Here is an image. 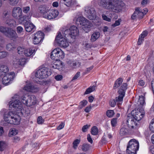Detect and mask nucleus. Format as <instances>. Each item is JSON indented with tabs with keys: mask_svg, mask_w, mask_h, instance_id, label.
Returning <instances> with one entry per match:
<instances>
[{
	"mask_svg": "<svg viewBox=\"0 0 154 154\" xmlns=\"http://www.w3.org/2000/svg\"><path fill=\"white\" fill-rule=\"evenodd\" d=\"M70 28L69 29H67L65 30H63V32L64 36L65 38H66L67 37H69V36L71 37V35H70Z\"/></svg>",
	"mask_w": 154,
	"mask_h": 154,
	"instance_id": "40",
	"label": "nucleus"
},
{
	"mask_svg": "<svg viewBox=\"0 0 154 154\" xmlns=\"http://www.w3.org/2000/svg\"><path fill=\"white\" fill-rule=\"evenodd\" d=\"M64 123L63 122H61L60 125L57 127V129L58 130H60L62 129L64 126Z\"/></svg>",
	"mask_w": 154,
	"mask_h": 154,
	"instance_id": "64",
	"label": "nucleus"
},
{
	"mask_svg": "<svg viewBox=\"0 0 154 154\" xmlns=\"http://www.w3.org/2000/svg\"><path fill=\"white\" fill-rule=\"evenodd\" d=\"M123 82V79L122 78H119L117 79L115 82L113 88L116 89L119 87L121 84Z\"/></svg>",
	"mask_w": 154,
	"mask_h": 154,
	"instance_id": "31",
	"label": "nucleus"
},
{
	"mask_svg": "<svg viewBox=\"0 0 154 154\" xmlns=\"http://www.w3.org/2000/svg\"><path fill=\"white\" fill-rule=\"evenodd\" d=\"M9 3L11 5H16L19 2V0H9Z\"/></svg>",
	"mask_w": 154,
	"mask_h": 154,
	"instance_id": "54",
	"label": "nucleus"
},
{
	"mask_svg": "<svg viewBox=\"0 0 154 154\" xmlns=\"http://www.w3.org/2000/svg\"><path fill=\"white\" fill-rule=\"evenodd\" d=\"M29 96L27 95H25L21 97V101L24 104L26 105L27 100Z\"/></svg>",
	"mask_w": 154,
	"mask_h": 154,
	"instance_id": "36",
	"label": "nucleus"
},
{
	"mask_svg": "<svg viewBox=\"0 0 154 154\" xmlns=\"http://www.w3.org/2000/svg\"><path fill=\"white\" fill-rule=\"evenodd\" d=\"M87 20L83 17H79L76 20V24L79 25H82L84 26L86 22L87 21Z\"/></svg>",
	"mask_w": 154,
	"mask_h": 154,
	"instance_id": "21",
	"label": "nucleus"
},
{
	"mask_svg": "<svg viewBox=\"0 0 154 154\" xmlns=\"http://www.w3.org/2000/svg\"><path fill=\"white\" fill-rule=\"evenodd\" d=\"M8 54V52L5 51L0 52V59L5 58Z\"/></svg>",
	"mask_w": 154,
	"mask_h": 154,
	"instance_id": "46",
	"label": "nucleus"
},
{
	"mask_svg": "<svg viewBox=\"0 0 154 154\" xmlns=\"http://www.w3.org/2000/svg\"><path fill=\"white\" fill-rule=\"evenodd\" d=\"M4 21L6 24L11 27L13 26L15 22V21L13 19H10V17L8 18V19L7 20H5Z\"/></svg>",
	"mask_w": 154,
	"mask_h": 154,
	"instance_id": "33",
	"label": "nucleus"
},
{
	"mask_svg": "<svg viewBox=\"0 0 154 154\" xmlns=\"http://www.w3.org/2000/svg\"><path fill=\"white\" fill-rule=\"evenodd\" d=\"M44 33L41 31H38L34 35L33 43L34 44H38L41 42L44 38Z\"/></svg>",
	"mask_w": 154,
	"mask_h": 154,
	"instance_id": "13",
	"label": "nucleus"
},
{
	"mask_svg": "<svg viewBox=\"0 0 154 154\" xmlns=\"http://www.w3.org/2000/svg\"><path fill=\"white\" fill-rule=\"evenodd\" d=\"M39 10L40 12L43 14L44 17V15H46V14L47 13L48 11V9L45 5H41L39 8Z\"/></svg>",
	"mask_w": 154,
	"mask_h": 154,
	"instance_id": "28",
	"label": "nucleus"
},
{
	"mask_svg": "<svg viewBox=\"0 0 154 154\" xmlns=\"http://www.w3.org/2000/svg\"><path fill=\"white\" fill-rule=\"evenodd\" d=\"M90 147L89 145L88 144H83L82 146V149L84 151H88Z\"/></svg>",
	"mask_w": 154,
	"mask_h": 154,
	"instance_id": "41",
	"label": "nucleus"
},
{
	"mask_svg": "<svg viewBox=\"0 0 154 154\" xmlns=\"http://www.w3.org/2000/svg\"><path fill=\"white\" fill-rule=\"evenodd\" d=\"M10 14L8 11L7 10H5L2 12V20L4 21L7 20L9 18Z\"/></svg>",
	"mask_w": 154,
	"mask_h": 154,
	"instance_id": "27",
	"label": "nucleus"
},
{
	"mask_svg": "<svg viewBox=\"0 0 154 154\" xmlns=\"http://www.w3.org/2000/svg\"><path fill=\"white\" fill-rule=\"evenodd\" d=\"M17 134V133L14 130H12L9 132L8 135L9 137H11L12 135H16Z\"/></svg>",
	"mask_w": 154,
	"mask_h": 154,
	"instance_id": "59",
	"label": "nucleus"
},
{
	"mask_svg": "<svg viewBox=\"0 0 154 154\" xmlns=\"http://www.w3.org/2000/svg\"><path fill=\"white\" fill-rule=\"evenodd\" d=\"M0 32L8 37L16 38L18 37L16 32L12 29L6 27L0 26Z\"/></svg>",
	"mask_w": 154,
	"mask_h": 154,
	"instance_id": "5",
	"label": "nucleus"
},
{
	"mask_svg": "<svg viewBox=\"0 0 154 154\" xmlns=\"http://www.w3.org/2000/svg\"><path fill=\"white\" fill-rule=\"evenodd\" d=\"M128 127L133 129H137L139 127V125L133 120L132 118L129 117L127 120Z\"/></svg>",
	"mask_w": 154,
	"mask_h": 154,
	"instance_id": "16",
	"label": "nucleus"
},
{
	"mask_svg": "<svg viewBox=\"0 0 154 154\" xmlns=\"http://www.w3.org/2000/svg\"><path fill=\"white\" fill-rule=\"evenodd\" d=\"M13 100L9 102V106L15 108L16 111L21 110L22 108L21 103L20 101V97L18 95H15L12 98Z\"/></svg>",
	"mask_w": 154,
	"mask_h": 154,
	"instance_id": "7",
	"label": "nucleus"
},
{
	"mask_svg": "<svg viewBox=\"0 0 154 154\" xmlns=\"http://www.w3.org/2000/svg\"><path fill=\"white\" fill-rule=\"evenodd\" d=\"M91 125H86L84 126L82 128V131L83 132H85L87 131L88 129Z\"/></svg>",
	"mask_w": 154,
	"mask_h": 154,
	"instance_id": "52",
	"label": "nucleus"
},
{
	"mask_svg": "<svg viewBox=\"0 0 154 154\" xmlns=\"http://www.w3.org/2000/svg\"><path fill=\"white\" fill-rule=\"evenodd\" d=\"M139 9V8H137L136 9L137 11V13L138 14V17L139 18H143L144 14L143 12L140 11Z\"/></svg>",
	"mask_w": 154,
	"mask_h": 154,
	"instance_id": "50",
	"label": "nucleus"
},
{
	"mask_svg": "<svg viewBox=\"0 0 154 154\" xmlns=\"http://www.w3.org/2000/svg\"><path fill=\"white\" fill-rule=\"evenodd\" d=\"M63 76L61 75H58L55 77V79L57 81L61 80Z\"/></svg>",
	"mask_w": 154,
	"mask_h": 154,
	"instance_id": "63",
	"label": "nucleus"
},
{
	"mask_svg": "<svg viewBox=\"0 0 154 154\" xmlns=\"http://www.w3.org/2000/svg\"><path fill=\"white\" fill-rule=\"evenodd\" d=\"M80 142V140L78 139H76L74 140L73 143V147L74 149H76L78 145L79 144Z\"/></svg>",
	"mask_w": 154,
	"mask_h": 154,
	"instance_id": "45",
	"label": "nucleus"
},
{
	"mask_svg": "<svg viewBox=\"0 0 154 154\" xmlns=\"http://www.w3.org/2000/svg\"><path fill=\"white\" fill-rule=\"evenodd\" d=\"M26 60L24 58L19 59L15 58L13 60V65L15 68H18L24 65L26 63Z\"/></svg>",
	"mask_w": 154,
	"mask_h": 154,
	"instance_id": "14",
	"label": "nucleus"
},
{
	"mask_svg": "<svg viewBox=\"0 0 154 154\" xmlns=\"http://www.w3.org/2000/svg\"><path fill=\"white\" fill-rule=\"evenodd\" d=\"M119 96L116 98L115 100L117 102L118 105L121 104L123 100V98L125 96V94H119Z\"/></svg>",
	"mask_w": 154,
	"mask_h": 154,
	"instance_id": "26",
	"label": "nucleus"
},
{
	"mask_svg": "<svg viewBox=\"0 0 154 154\" xmlns=\"http://www.w3.org/2000/svg\"><path fill=\"white\" fill-rule=\"evenodd\" d=\"M85 15L88 18L91 20H93L96 17V14L95 9L94 8L88 7L85 9Z\"/></svg>",
	"mask_w": 154,
	"mask_h": 154,
	"instance_id": "11",
	"label": "nucleus"
},
{
	"mask_svg": "<svg viewBox=\"0 0 154 154\" xmlns=\"http://www.w3.org/2000/svg\"><path fill=\"white\" fill-rule=\"evenodd\" d=\"M17 52L20 54H25L26 49L24 48H22L20 47H18L17 48Z\"/></svg>",
	"mask_w": 154,
	"mask_h": 154,
	"instance_id": "42",
	"label": "nucleus"
},
{
	"mask_svg": "<svg viewBox=\"0 0 154 154\" xmlns=\"http://www.w3.org/2000/svg\"><path fill=\"white\" fill-rule=\"evenodd\" d=\"M99 5L105 9L111 10L115 12L121 11L122 9V5L114 0H100Z\"/></svg>",
	"mask_w": 154,
	"mask_h": 154,
	"instance_id": "1",
	"label": "nucleus"
},
{
	"mask_svg": "<svg viewBox=\"0 0 154 154\" xmlns=\"http://www.w3.org/2000/svg\"><path fill=\"white\" fill-rule=\"evenodd\" d=\"M51 57L53 60H58L64 58V54L60 49L57 48L52 51L51 54Z\"/></svg>",
	"mask_w": 154,
	"mask_h": 154,
	"instance_id": "8",
	"label": "nucleus"
},
{
	"mask_svg": "<svg viewBox=\"0 0 154 154\" xmlns=\"http://www.w3.org/2000/svg\"><path fill=\"white\" fill-rule=\"evenodd\" d=\"M9 70V68L6 65L3 63L0 64V76L5 75Z\"/></svg>",
	"mask_w": 154,
	"mask_h": 154,
	"instance_id": "18",
	"label": "nucleus"
},
{
	"mask_svg": "<svg viewBox=\"0 0 154 154\" xmlns=\"http://www.w3.org/2000/svg\"><path fill=\"white\" fill-rule=\"evenodd\" d=\"M148 33L146 31H143L142 34H141V36H140L141 38H142L143 39L146 36H147V35Z\"/></svg>",
	"mask_w": 154,
	"mask_h": 154,
	"instance_id": "62",
	"label": "nucleus"
},
{
	"mask_svg": "<svg viewBox=\"0 0 154 154\" xmlns=\"http://www.w3.org/2000/svg\"><path fill=\"white\" fill-rule=\"evenodd\" d=\"M138 85L142 87H144L145 86V82L143 80H139L138 81Z\"/></svg>",
	"mask_w": 154,
	"mask_h": 154,
	"instance_id": "61",
	"label": "nucleus"
},
{
	"mask_svg": "<svg viewBox=\"0 0 154 154\" xmlns=\"http://www.w3.org/2000/svg\"><path fill=\"white\" fill-rule=\"evenodd\" d=\"M139 144L138 141L135 139L131 140L128 143L127 146L126 152L127 154L134 153L136 154L138 150Z\"/></svg>",
	"mask_w": 154,
	"mask_h": 154,
	"instance_id": "3",
	"label": "nucleus"
},
{
	"mask_svg": "<svg viewBox=\"0 0 154 154\" xmlns=\"http://www.w3.org/2000/svg\"><path fill=\"white\" fill-rule=\"evenodd\" d=\"M35 52V50L31 49H26L24 55L26 56H30Z\"/></svg>",
	"mask_w": 154,
	"mask_h": 154,
	"instance_id": "34",
	"label": "nucleus"
},
{
	"mask_svg": "<svg viewBox=\"0 0 154 154\" xmlns=\"http://www.w3.org/2000/svg\"><path fill=\"white\" fill-rule=\"evenodd\" d=\"M116 103H117V102L115 99L111 100L110 102V104L112 107H114Z\"/></svg>",
	"mask_w": 154,
	"mask_h": 154,
	"instance_id": "60",
	"label": "nucleus"
},
{
	"mask_svg": "<svg viewBox=\"0 0 154 154\" xmlns=\"http://www.w3.org/2000/svg\"><path fill=\"white\" fill-rule=\"evenodd\" d=\"M55 40L59 46L62 47L66 48L69 46L67 40L65 38L63 37L60 32L56 36Z\"/></svg>",
	"mask_w": 154,
	"mask_h": 154,
	"instance_id": "10",
	"label": "nucleus"
},
{
	"mask_svg": "<svg viewBox=\"0 0 154 154\" xmlns=\"http://www.w3.org/2000/svg\"><path fill=\"white\" fill-rule=\"evenodd\" d=\"M81 65V63L78 61H74L73 62L71 66L73 68L79 67Z\"/></svg>",
	"mask_w": 154,
	"mask_h": 154,
	"instance_id": "44",
	"label": "nucleus"
},
{
	"mask_svg": "<svg viewBox=\"0 0 154 154\" xmlns=\"http://www.w3.org/2000/svg\"><path fill=\"white\" fill-rule=\"evenodd\" d=\"M6 48L7 50L8 51H11L15 48V47L13 44L8 43L7 45Z\"/></svg>",
	"mask_w": 154,
	"mask_h": 154,
	"instance_id": "37",
	"label": "nucleus"
},
{
	"mask_svg": "<svg viewBox=\"0 0 154 154\" xmlns=\"http://www.w3.org/2000/svg\"><path fill=\"white\" fill-rule=\"evenodd\" d=\"M87 101L85 100H84L80 102V105L78 107L79 109H81L83 107L86 105L87 103Z\"/></svg>",
	"mask_w": 154,
	"mask_h": 154,
	"instance_id": "43",
	"label": "nucleus"
},
{
	"mask_svg": "<svg viewBox=\"0 0 154 154\" xmlns=\"http://www.w3.org/2000/svg\"><path fill=\"white\" fill-rule=\"evenodd\" d=\"M92 23L88 20L82 28L86 32H88L89 31L90 29L92 26Z\"/></svg>",
	"mask_w": 154,
	"mask_h": 154,
	"instance_id": "25",
	"label": "nucleus"
},
{
	"mask_svg": "<svg viewBox=\"0 0 154 154\" xmlns=\"http://www.w3.org/2000/svg\"><path fill=\"white\" fill-rule=\"evenodd\" d=\"M117 118H116L112 119L111 121V124L112 127H115L116 126L117 124Z\"/></svg>",
	"mask_w": 154,
	"mask_h": 154,
	"instance_id": "51",
	"label": "nucleus"
},
{
	"mask_svg": "<svg viewBox=\"0 0 154 154\" xmlns=\"http://www.w3.org/2000/svg\"><path fill=\"white\" fill-rule=\"evenodd\" d=\"M12 140L14 142H17L20 140V138L17 136H14L12 138Z\"/></svg>",
	"mask_w": 154,
	"mask_h": 154,
	"instance_id": "58",
	"label": "nucleus"
},
{
	"mask_svg": "<svg viewBox=\"0 0 154 154\" xmlns=\"http://www.w3.org/2000/svg\"><path fill=\"white\" fill-rule=\"evenodd\" d=\"M63 2L67 7H71L76 5V2L75 0H63Z\"/></svg>",
	"mask_w": 154,
	"mask_h": 154,
	"instance_id": "22",
	"label": "nucleus"
},
{
	"mask_svg": "<svg viewBox=\"0 0 154 154\" xmlns=\"http://www.w3.org/2000/svg\"><path fill=\"white\" fill-rule=\"evenodd\" d=\"M127 88V84L126 83H123L120 87L118 92V94H122L125 95V92Z\"/></svg>",
	"mask_w": 154,
	"mask_h": 154,
	"instance_id": "23",
	"label": "nucleus"
},
{
	"mask_svg": "<svg viewBox=\"0 0 154 154\" xmlns=\"http://www.w3.org/2000/svg\"><path fill=\"white\" fill-rule=\"evenodd\" d=\"M137 9H136L135 11L131 16V18L132 20H134L136 19L137 18H138V14H137Z\"/></svg>",
	"mask_w": 154,
	"mask_h": 154,
	"instance_id": "53",
	"label": "nucleus"
},
{
	"mask_svg": "<svg viewBox=\"0 0 154 154\" xmlns=\"http://www.w3.org/2000/svg\"><path fill=\"white\" fill-rule=\"evenodd\" d=\"M59 12L57 10H51L48 13H47L46 15H44V17L49 19L51 20L56 17L58 15Z\"/></svg>",
	"mask_w": 154,
	"mask_h": 154,
	"instance_id": "15",
	"label": "nucleus"
},
{
	"mask_svg": "<svg viewBox=\"0 0 154 154\" xmlns=\"http://www.w3.org/2000/svg\"><path fill=\"white\" fill-rule=\"evenodd\" d=\"M95 90V86H94L88 88L85 91L84 94H87Z\"/></svg>",
	"mask_w": 154,
	"mask_h": 154,
	"instance_id": "38",
	"label": "nucleus"
},
{
	"mask_svg": "<svg viewBox=\"0 0 154 154\" xmlns=\"http://www.w3.org/2000/svg\"><path fill=\"white\" fill-rule=\"evenodd\" d=\"M4 120L1 122V124L4 126H7L9 124L17 125L19 123L18 115L14 112L10 111L5 112L4 116Z\"/></svg>",
	"mask_w": 154,
	"mask_h": 154,
	"instance_id": "2",
	"label": "nucleus"
},
{
	"mask_svg": "<svg viewBox=\"0 0 154 154\" xmlns=\"http://www.w3.org/2000/svg\"><path fill=\"white\" fill-rule=\"evenodd\" d=\"M15 73L14 72H11L5 76L2 79L3 84L8 85L12 81L14 76Z\"/></svg>",
	"mask_w": 154,
	"mask_h": 154,
	"instance_id": "12",
	"label": "nucleus"
},
{
	"mask_svg": "<svg viewBox=\"0 0 154 154\" xmlns=\"http://www.w3.org/2000/svg\"><path fill=\"white\" fill-rule=\"evenodd\" d=\"M51 73L48 68L44 67L40 68L36 71L35 76L39 79H43L47 78Z\"/></svg>",
	"mask_w": 154,
	"mask_h": 154,
	"instance_id": "6",
	"label": "nucleus"
},
{
	"mask_svg": "<svg viewBox=\"0 0 154 154\" xmlns=\"http://www.w3.org/2000/svg\"><path fill=\"white\" fill-rule=\"evenodd\" d=\"M149 128L151 131L154 132V118L152 119Z\"/></svg>",
	"mask_w": 154,
	"mask_h": 154,
	"instance_id": "49",
	"label": "nucleus"
},
{
	"mask_svg": "<svg viewBox=\"0 0 154 154\" xmlns=\"http://www.w3.org/2000/svg\"><path fill=\"white\" fill-rule=\"evenodd\" d=\"M80 73L79 72H77L74 76L72 78L71 80V81L72 82L75 80L77 79L80 76Z\"/></svg>",
	"mask_w": 154,
	"mask_h": 154,
	"instance_id": "55",
	"label": "nucleus"
},
{
	"mask_svg": "<svg viewBox=\"0 0 154 154\" xmlns=\"http://www.w3.org/2000/svg\"><path fill=\"white\" fill-rule=\"evenodd\" d=\"M98 129L97 127L94 126L91 128V133L93 135H96L98 133Z\"/></svg>",
	"mask_w": 154,
	"mask_h": 154,
	"instance_id": "39",
	"label": "nucleus"
},
{
	"mask_svg": "<svg viewBox=\"0 0 154 154\" xmlns=\"http://www.w3.org/2000/svg\"><path fill=\"white\" fill-rule=\"evenodd\" d=\"M138 104H139V107H142L145 103V98L143 96H140L139 97Z\"/></svg>",
	"mask_w": 154,
	"mask_h": 154,
	"instance_id": "32",
	"label": "nucleus"
},
{
	"mask_svg": "<svg viewBox=\"0 0 154 154\" xmlns=\"http://www.w3.org/2000/svg\"><path fill=\"white\" fill-rule=\"evenodd\" d=\"M30 10V7L29 6H26L23 8V12L25 13H27Z\"/></svg>",
	"mask_w": 154,
	"mask_h": 154,
	"instance_id": "57",
	"label": "nucleus"
},
{
	"mask_svg": "<svg viewBox=\"0 0 154 154\" xmlns=\"http://www.w3.org/2000/svg\"><path fill=\"white\" fill-rule=\"evenodd\" d=\"M34 87L31 84L27 85L24 88V89L28 91H31L34 90Z\"/></svg>",
	"mask_w": 154,
	"mask_h": 154,
	"instance_id": "35",
	"label": "nucleus"
},
{
	"mask_svg": "<svg viewBox=\"0 0 154 154\" xmlns=\"http://www.w3.org/2000/svg\"><path fill=\"white\" fill-rule=\"evenodd\" d=\"M100 33L98 32H95L91 35L90 39L92 42L96 41L100 37Z\"/></svg>",
	"mask_w": 154,
	"mask_h": 154,
	"instance_id": "24",
	"label": "nucleus"
},
{
	"mask_svg": "<svg viewBox=\"0 0 154 154\" xmlns=\"http://www.w3.org/2000/svg\"><path fill=\"white\" fill-rule=\"evenodd\" d=\"M70 28V35L71 37L74 38L75 36H77L79 34V30L75 26H71Z\"/></svg>",
	"mask_w": 154,
	"mask_h": 154,
	"instance_id": "19",
	"label": "nucleus"
},
{
	"mask_svg": "<svg viewBox=\"0 0 154 154\" xmlns=\"http://www.w3.org/2000/svg\"><path fill=\"white\" fill-rule=\"evenodd\" d=\"M64 66V63L61 62H60L59 63V64H54L52 66V67L60 71L62 70V68Z\"/></svg>",
	"mask_w": 154,
	"mask_h": 154,
	"instance_id": "30",
	"label": "nucleus"
},
{
	"mask_svg": "<svg viewBox=\"0 0 154 154\" xmlns=\"http://www.w3.org/2000/svg\"><path fill=\"white\" fill-rule=\"evenodd\" d=\"M44 122L42 116H40L38 117L37 119V122L38 124H42Z\"/></svg>",
	"mask_w": 154,
	"mask_h": 154,
	"instance_id": "56",
	"label": "nucleus"
},
{
	"mask_svg": "<svg viewBox=\"0 0 154 154\" xmlns=\"http://www.w3.org/2000/svg\"><path fill=\"white\" fill-rule=\"evenodd\" d=\"M12 14L14 18L22 21L26 19L27 17L23 14L22 9L19 7H15L13 8Z\"/></svg>",
	"mask_w": 154,
	"mask_h": 154,
	"instance_id": "4",
	"label": "nucleus"
},
{
	"mask_svg": "<svg viewBox=\"0 0 154 154\" xmlns=\"http://www.w3.org/2000/svg\"><path fill=\"white\" fill-rule=\"evenodd\" d=\"M6 147V144L3 142L1 141L0 142V151H3Z\"/></svg>",
	"mask_w": 154,
	"mask_h": 154,
	"instance_id": "47",
	"label": "nucleus"
},
{
	"mask_svg": "<svg viewBox=\"0 0 154 154\" xmlns=\"http://www.w3.org/2000/svg\"><path fill=\"white\" fill-rule=\"evenodd\" d=\"M114 114L113 110H109L107 111L106 114L107 116L109 117H112Z\"/></svg>",
	"mask_w": 154,
	"mask_h": 154,
	"instance_id": "48",
	"label": "nucleus"
},
{
	"mask_svg": "<svg viewBox=\"0 0 154 154\" xmlns=\"http://www.w3.org/2000/svg\"><path fill=\"white\" fill-rule=\"evenodd\" d=\"M131 114L133 118L137 121H139L144 115V109L142 108H138L137 110H133L131 112Z\"/></svg>",
	"mask_w": 154,
	"mask_h": 154,
	"instance_id": "9",
	"label": "nucleus"
},
{
	"mask_svg": "<svg viewBox=\"0 0 154 154\" xmlns=\"http://www.w3.org/2000/svg\"><path fill=\"white\" fill-rule=\"evenodd\" d=\"M25 28L26 31L28 32H34L35 30V26L31 23L26 21L25 23Z\"/></svg>",
	"mask_w": 154,
	"mask_h": 154,
	"instance_id": "17",
	"label": "nucleus"
},
{
	"mask_svg": "<svg viewBox=\"0 0 154 154\" xmlns=\"http://www.w3.org/2000/svg\"><path fill=\"white\" fill-rule=\"evenodd\" d=\"M128 129L125 127H123L120 129L119 132L120 135L122 136L127 135L128 133Z\"/></svg>",
	"mask_w": 154,
	"mask_h": 154,
	"instance_id": "29",
	"label": "nucleus"
},
{
	"mask_svg": "<svg viewBox=\"0 0 154 154\" xmlns=\"http://www.w3.org/2000/svg\"><path fill=\"white\" fill-rule=\"evenodd\" d=\"M36 103L35 97L34 96H29L26 106H30L35 105Z\"/></svg>",
	"mask_w": 154,
	"mask_h": 154,
	"instance_id": "20",
	"label": "nucleus"
}]
</instances>
